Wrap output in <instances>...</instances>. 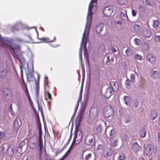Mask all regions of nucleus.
I'll list each match as a JSON object with an SVG mask.
<instances>
[{
    "label": "nucleus",
    "instance_id": "nucleus-4",
    "mask_svg": "<svg viewBox=\"0 0 160 160\" xmlns=\"http://www.w3.org/2000/svg\"><path fill=\"white\" fill-rule=\"evenodd\" d=\"M154 148V146L151 144H148L144 150V152L146 155L151 154L152 153V150Z\"/></svg>",
    "mask_w": 160,
    "mask_h": 160
},
{
    "label": "nucleus",
    "instance_id": "nucleus-19",
    "mask_svg": "<svg viewBox=\"0 0 160 160\" xmlns=\"http://www.w3.org/2000/svg\"><path fill=\"white\" fill-rule=\"evenodd\" d=\"M144 35L147 38H150L151 35V31L149 30H146L144 31Z\"/></svg>",
    "mask_w": 160,
    "mask_h": 160
},
{
    "label": "nucleus",
    "instance_id": "nucleus-45",
    "mask_svg": "<svg viewBox=\"0 0 160 160\" xmlns=\"http://www.w3.org/2000/svg\"><path fill=\"white\" fill-rule=\"evenodd\" d=\"M36 86H39V79L35 81Z\"/></svg>",
    "mask_w": 160,
    "mask_h": 160
},
{
    "label": "nucleus",
    "instance_id": "nucleus-13",
    "mask_svg": "<svg viewBox=\"0 0 160 160\" xmlns=\"http://www.w3.org/2000/svg\"><path fill=\"white\" fill-rule=\"evenodd\" d=\"M132 149L135 152H138L140 149V147L137 142H134L132 146Z\"/></svg>",
    "mask_w": 160,
    "mask_h": 160
},
{
    "label": "nucleus",
    "instance_id": "nucleus-14",
    "mask_svg": "<svg viewBox=\"0 0 160 160\" xmlns=\"http://www.w3.org/2000/svg\"><path fill=\"white\" fill-rule=\"evenodd\" d=\"M72 148V145L71 144L69 147L68 150L66 152V153L64 154L62 156V157L61 158L60 160H64L65 159L66 157H67L68 154L70 152L71 149Z\"/></svg>",
    "mask_w": 160,
    "mask_h": 160
},
{
    "label": "nucleus",
    "instance_id": "nucleus-16",
    "mask_svg": "<svg viewBox=\"0 0 160 160\" xmlns=\"http://www.w3.org/2000/svg\"><path fill=\"white\" fill-rule=\"evenodd\" d=\"M95 140H93V138H90L86 142V143L88 146H93L95 145Z\"/></svg>",
    "mask_w": 160,
    "mask_h": 160
},
{
    "label": "nucleus",
    "instance_id": "nucleus-22",
    "mask_svg": "<svg viewBox=\"0 0 160 160\" xmlns=\"http://www.w3.org/2000/svg\"><path fill=\"white\" fill-rule=\"evenodd\" d=\"M131 82L128 79H127L125 82V84L127 88H129L131 87Z\"/></svg>",
    "mask_w": 160,
    "mask_h": 160
},
{
    "label": "nucleus",
    "instance_id": "nucleus-17",
    "mask_svg": "<svg viewBox=\"0 0 160 160\" xmlns=\"http://www.w3.org/2000/svg\"><path fill=\"white\" fill-rule=\"evenodd\" d=\"M159 22L158 20H153L152 22V26L156 29H158L159 27Z\"/></svg>",
    "mask_w": 160,
    "mask_h": 160
},
{
    "label": "nucleus",
    "instance_id": "nucleus-35",
    "mask_svg": "<svg viewBox=\"0 0 160 160\" xmlns=\"http://www.w3.org/2000/svg\"><path fill=\"white\" fill-rule=\"evenodd\" d=\"M44 93H45V94L46 93H47L48 97L49 99H50V100L52 99L51 95V94L48 91H47V90H46L45 91Z\"/></svg>",
    "mask_w": 160,
    "mask_h": 160
},
{
    "label": "nucleus",
    "instance_id": "nucleus-9",
    "mask_svg": "<svg viewBox=\"0 0 160 160\" xmlns=\"http://www.w3.org/2000/svg\"><path fill=\"white\" fill-rule=\"evenodd\" d=\"M41 40V42L47 43L51 42H54L55 40V37H53V38L51 39L50 38H42L39 39Z\"/></svg>",
    "mask_w": 160,
    "mask_h": 160
},
{
    "label": "nucleus",
    "instance_id": "nucleus-11",
    "mask_svg": "<svg viewBox=\"0 0 160 160\" xmlns=\"http://www.w3.org/2000/svg\"><path fill=\"white\" fill-rule=\"evenodd\" d=\"M3 94L5 97H6L10 94L12 95V92L9 88H5L3 90Z\"/></svg>",
    "mask_w": 160,
    "mask_h": 160
},
{
    "label": "nucleus",
    "instance_id": "nucleus-3",
    "mask_svg": "<svg viewBox=\"0 0 160 160\" xmlns=\"http://www.w3.org/2000/svg\"><path fill=\"white\" fill-rule=\"evenodd\" d=\"M15 150V147L14 145L9 146L7 151V153L9 157L12 156L14 154Z\"/></svg>",
    "mask_w": 160,
    "mask_h": 160
},
{
    "label": "nucleus",
    "instance_id": "nucleus-30",
    "mask_svg": "<svg viewBox=\"0 0 160 160\" xmlns=\"http://www.w3.org/2000/svg\"><path fill=\"white\" fill-rule=\"evenodd\" d=\"M131 80L132 82H135V75L134 74H132L130 75Z\"/></svg>",
    "mask_w": 160,
    "mask_h": 160
},
{
    "label": "nucleus",
    "instance_id": "nucleus-21",
    "mask_svg": "<svg viewBox=\"0 0 160 160\" xmlns=\"http://www.w3.org/2000/svg\"><path fill=\"white\" fill-rule=\"evenodd\" d=\"M124 101L125 103L127 105L130 104V99L129 97L125 96L124 98Z\"/></svg>",
    "mask_w": 160,
    "mask_h": 160
},
{
    "label": "nucleus",
    "instance_id": "nucleus-25",
    "mask_svg": "<svg viewBox=\"0 0 160 160\" xmlns=\"http://www.w3.org/2000/svg\"><path fill=\"white\" fill-rule=\"evenodd\" d=\"M109 135V137L110 138H112L115 136L114 132L113 131V129L110 131Z\"/></svg>",
    "mask_w": 160,
    "mask_h": 160
},
{
    "label": "nucleus",
    "instance_id": "nucleus-20",
    "mask_svg": "<svg viewBox=\"0 0 160 160\" xmlns=\"http://www.w3.org/2000/svg\"><path fill=\"white\" fill-rule=\"evenodd\" d=\"M146 130L143 128L141 131L140 132V136L141 138H143L145 137L146 135Z\"/></svg>",
    "mask_w": 160,
    "mask_h": 160
},
{
    "label": "nucleus",
    "instance_id": "nucleus-31",
    "mask_svg": "<svg viewBox=\"0 0 160 160\" xmlns=\"http://www.w3.org/2000/svg\"><path fill=\"white\" fill-rule=\"evenodd\" d=\"M125 158V156L123 154L119 155L118 158V160H124Z\"/></svg>",
    "mask_w": 160,
    "mask_h": 160
},
{
    "label": "nucleus",
    "instance_id": "nucleus-39",
    "mask_svg": "<svg viewBox=\"0 0 160 160\" xmlns=\"http://www.w3.org/2000/svg\"><path fill=\"white\" fill-rule=\"evenodd\" d=\"M103 147L104 146L103 145L99 144L97 148V150H99L100 149H103Z\"/></svg>",
    "mask_w": 160,
    "mask_h": 160
},
{
    "label": "nucleus",
    "instance_id": "nucleus-54",
    "mask_svg": "<svg viewBox=\"0 0 160 160\" xmlns=\"http://www.w3.org/2000/svg\"><path fill=\"white\" fill-rule=\"evenodd\" d=\"M81 139H80L79 140H78V142L76 143V144H78L81 142Z\"/></svg>",
    "mask_w": 160,
    "mask_h": 160
},
{
    "label": "nucleus",
    "instance_id": "nucleus-62",
    "mask_svg": "<svg viewBox=\"0 0 160 160\" xmlns=\"http://www.w3.org/2000/svg\"><path fill=\"white\" fill-rule=\"evenodd\" d=\"M11 109L12 110V105H11Z\"/></svg>",
    "mask_w": 160,
    "mask_h": 160
},
{
    "label": "nucleus",
    "instance_id": "nucleus-36",
    "mask_svg": "<svg viewBox=\"0 0 160 160\" xmlns=\"http://www.w3.org/2000/svg\"><path fill=\"white\" fill-rule=\"evenodd\" d=\"M92 156V154L90 153L88 154V155L86 156L85 157V160H89L91 158Z\"/></svg>",
    "mask_w": 160,
    "mask_h": 160
},
{
    "label": "nucleus",
    "instance_id": "nucleus-46",
    "mask_svg": "<svg viewBox=\"0 0 160 160\" xmlns=\"http://www.w3.org/2000/svg\"><path fill=\"white\" fill-rule=\"evenodd\" d=\"M36 91L38 92L39 91V86H36Z\"/></svg>",
    "mask_w": 160,
    "mask_h": 160
},
{
    "label": "nucleus",
    "instance_id": "nucleus-24",
    "mask_svg": "<svg viewBox=\"0 0 160 160\" xmlns=\"http://www.w3.org/2000/svg\"><path fill=\"white\" fill-rule=\"evenodd\" d=\"M86 29L84 30V32L83 34V36L82 38V44L83 45V42L86 40L87 38V36L86 33Z\"/></svg>",
    "mask_w": 160,
    "mask_h": 160
},
{
    "label": "nucleus",
    "instance_id": "nucleus-43",
    "mask_svg": "<svg viewBox=\"0 0 160 160\" xmlns=\"http://www.w3.org/2000/svg\"><path fill=\"white\" fill-rule=\"evenodd\" d=\"M68 146V145L66 143H65L63 146V147L62 148V151H63V149H64L66 148L67 147V146Z\"/></svg>",
    "mask_w": 160,
    "mask_h": 160
},
{
    "label": "nucleus",
    "instance_id": "nucleus-6",
    "mask_svg": "<svg viewBox=\"0 0 160 160\" xmlns=\"http://www.w3.org/2000/svg\"><path fill=\"white\" fill-rule=\"evenodd\" d=\"M113 93V90L111 88H108L106 90L104 94V97L107 99H108Z\"/></svg>",
    "mask_w": 160,
    "mask_h": 160
},
{
    "label": "nucleus",
    "instance_id": "nucleus-50",
    "mask_svg": "<svg viewBox=\"0 0 160 160\" xmlns=\"http://www.w3.org/2000/svg\"><path fill=\"white\" fill-rule=\"evenodd\" d=\"M39 134H42V130L40 128H39Z\"/></svg>",
    "mask_w": 160,
    "mask_h": 160
},
{
    "label": "nucleus",
    "instance_id": "nucleus-18",
    "mask_svg": "<svg viewBox=\"0 0 160 160\" xmlns=\"http://www.w3.org/2000/svg\"><path fill=\"white\" fill-rule=\"evenodd\" d=\"M157 116V113L156 111L153 110L151 112L150 117L152 120H153L155 119Z\"/></svg>",
    "mask_w": 160,
    "mask_h": 160
},
{
    "label": "nucleus",
    "instance_id": "nucleus-42",
    "mask_svg": "<svg viewBox=\"0 0 160 160\" xmlns=\"http://www.w3.org/2000/svg\"><path fill=\"white\" fill-rule=\"evenodd\" d=\"M39 146L41 148L43 147V142L42 140H39Z\"/></svg>",
    "mask_w": 160,
    "mask_h": 160
},
{
    "label": "nucleus",
    "instance_id": "nucleus-48",
    "mask_svg": "<svg viewBox=\"0 0 160 160\" xmlns=\"http://www.w3.org/2000/svg\"><path fill=\"white\" fill-rule=\"evenodd\" d=\"M39 140H42V134H39Z\"/></svg>",
    "mask_w": 160,
    "mask_h": 160
},
{
    "label": "nucleus",
    "instance_id": "nucleus-61",
    "mask_svg": "<svg viewBox=\"0 0 160 160\" xmlns=\"http://www.w3.org/2000/svg\"><path fill=\"white\" fill-rule=\"evenodd\" d=\"M69 143V141H67V142L66 143L68 145V144Z\"/></svg>",
    "mask_w": 160,
    "mask_h": 160
},
{
    "label": "nucleus",
    "instance_id": "nucleus-33",
    "mask_svg": "<svg viewBox=\"0 0 160 160\" xmlns=\"http://www.w3.org/2000/svg\"><path fill=\"white\" fill-rule=\"evenodd\" d=\"M134 41L135 44L136 45H139L141 43V41L139 39H138L137 38H135L134 40Z\"/></svg>",
    "mask_w": 160,
    "mask_h": 160
},
{
    "label": "nucleus",
    "instance_id": "nucleus-15",
    "mask_svg": "<svg viewBox=\"0 0 160 160\" xmlns=\"http://www.w3.org/2000/svg\"><path fill=\"white\" fill-rule=\"evenodd\" d=\"M97 0H91L89 5L88 9V13L91 14L92 9L93 7L94 6L93 5H92V4L94 3H97Z\"/></svg>",
    "mask_w": 160,
    "mask_h": 160
},
{
    "label": "nucleus",
    "instance_id": "nucleus-37",
    "mask_svg": "<svg viewBox=\"0 0 160 160\" xmlns=\"http://www.w3.org/2000/svg\"><path fill=\"white\" fill-rule=\"evenodd\" d=\"M155 41L157 42H160V36L155 35Z\"/></svg>",
    "mask_w": 160,
    "mask_h": 160
},
{
    "label": "nucleus",
    "instance_id": "nucleus-51",
    "mask_svg": "<svg viewBox=\"0 0 160 160\" xmlns=\"http://www.w3.org/2000/svg\"><path fill=\"white\" fill-rule=\"evenodd\" d=\"M158 138L159 140L160 139V132H158Z\"/></svg>",
    "mask_w": 160,
    "mask_h": 160
},
{
    "label": "nucleus",
    "instance_id": "nucleus-12",
    "mask_svg": "<svg viewBox=\"0 0 160 160\" xmlns=\"http://www.w3.org/2000/svg\"><path fill=\"white\" fill-rule=\"evenodd\" d=\"M104 26V24L101 23L97 25L96 28V31L97 33H100Z\"/></svg>",
    "mask_w": 160,
    "mask_h": 160
},
{
    "label": "nucleus",
    "instance_id": "nucleus-2",
    "mask_svg": "<svg viewBox=\"0 0 160 160\" xmlns=\"http://www.w3.org/2000/svg\"><path fill=\"white\" fill-rule=\"evenodd\" d=\"M102 153L104 157H109L113 154V150L111 148L106 147L104 148Z\"/></svg>",
    "mask_w": 160,
    "mask_h": 160
},
{
    "label": "nucleus",
    "instance_id": "nucleus-26",
    "mask_svg": "<svg viewBox=\"0 0 160 160\" xmlns=\"http://www.w3.org/2000/svg\"><path fill=\"white\" fill-rule=\"evenodd\" d=\"M6 147L4 146V145H2L0 147V152L2 154L4 153L6 149Z\"/></svg>",
    "mask_w": 160,
    "mask_h": 160
},
{
    "label": "nucleus",
    "instance_id": "nucleus-49",
    "mask_svg": "<svg viewBox=\"0 0 160 160\" xmlns=\"http://www.w3.org/2000/svg\"><path fill=\"white\" fill-rule=\"evenodd\" d=\"M27 95H28V99L30 101L31 100V98H30V96L29 95V93H28V94H27Z\"/></svg>",
    "mask_w": 160,
    "mask_h": 160
},
{
    "label": "nucleus",
    "instance_id": "nucleus-8",
    "mask_svg": "<svg viewBox=\"0 0 160 160\" xmlns=\"http://www.w3.org/2000/svg\"><path fill=\"white\" fill-rule=\"evenodd\" d=\"M7 75V70L5 68H0V79H3Z\"/></svg>",
    "mask_w": 160,
    "mask_h": 160
},
{
    "label": "nucleus",
    "instance_id": "nucleus-47",
    "mask_svg": "<svg viewBox=\"0 0 160 160\" xmlns=\"http://www.w3.org/2000/svg\"><path fill=\"white\" fill-rule=\"evenodd\" d=\"M76 138H74V139L73 140V142L71 144L72 145V146H73L74 143L76 142Z\"/></svg>",
    "mask_w": 160,
    "mask_h": 160
},
{
    "label": "nucleus",
    "instance_id": "nucleus-56",
    "mask_svg": "<svg viewBox=\"0 0 160 160\" xmlns=\"http://www.w3.org/2000/svg\"><path fill=\"white\" fill-rule=\"evenodd\" d=\"M71 135L70 136V138H69V139L68 140V141H69V142H70V139H71Z\"/></svg>",
    "mask_w": 160,
    "mask_h": 160
},
{
    "label": "nucleus",
    "instance_id": "nucleus-1",
    "mask_svg": "<svg viewBox=\"0 0 160 160\" xmlns=\"http://www.w3.org/2000/svg\"><path fill=\"white\" fill-rule=\"evenodd\" d=\"M103 115L106 118H108L113 114V110L111 105L106 106L103 110Z\"/></svg>",
    "mask_w": 160,
    "mask_h": 160
},
{
    "label": "nucleus",
    "instance_id": "nucleus-7",
    "mask_svg": "<svg viewBox=\"0 0 160 160\" xmlns=\"http://www.w3.org/2000/svg\"><path fill=\"white\" fill-rule=\"evenodd\" d=\"M146 58L151 63H153L156 61V57L152 53L148 54L146 57Z\"/></svg>",
    "mask_w": 160,
    "mask_h": 160
},
{
    "label": "nucleus",
    "instance_id": "nucleus-38",
    "mask_svg": "<svg viewBox=\"0 0 160 160\" xmlns=\"http://www.w3.org/2000/svg\"><path fill=\"white\" fill-rule=\"evenodd\" d=\"M116 83L117 82L115 81H112L110 82V84L111 86L113 88L116 86Z\"/></svg>",
    "mask_w": 160,
    "mask_h": 160
},
{
    "label": "nucleus",
    "instance_id": "nucleus-60",
    "mask_svg": "<svg viewBox=\"0 0 160 160\" xmlns=\"http://www.w3.org/2000/svg\"><path fill=\"white\" fill-rule=\"evenodd\" d=\"M140 160H145L144 158H142L140 159Z\"/></svg>",
    "mask_w": 160,
    "mask_h": 160
},
{
    "label": "nucleus",
    "instance_id": "nucleus-52",
    "mask_svg": "<svg viewBox=\"0 0 160 160\" xmlns=\"http://www.w3.org/2000/svg\"><path fill=\"white\" fill-rule=\"evenodd\" d=\"M9 47L12 50L13 52L14 53V49L11 46H9Z\"/></svg>",
    "mask_w": 160,
    "mask_h": 160
},
{
    "label": "nucleus",
    "instance_id": "nucleus-10",
    "mask_svg": "<svg viewBox=\"0 0 160 160\" xmlns=\"http://www.w3.org/2000/svg\"><path fill=\"white\" fill-rule=\"evenodd\" d=\"M90 112L92 114L94 117H97L99 114V109L97 107L93 108L92 107L90 110Z\"/></svg>",
    "mask_w": 160,
    "mask_h": 160
},
{
    "label": "nucleus",
    "instance_id": "nucleus-64",
    "mask_svg": "<svg viewBox=\"0 0 160 160\" xmlns=\"http://www.w3.org/2000/svg\"><path fill=\"white\" fill-rule=\"evenodd\" d=\"M48 102L49 104L50 103V102Z\"/></svg>",
    "mask_w": 160,
    "mask_h": 160
},
{
    "label": "nucleus",
    "instance_id": "nucleus-55",
    "mask_svg": "<svg viewBox=\"0 0 160 160\" xmlns=\"http://www.w3.org/2000/svg\"><path fill=\"white\" fill-rule=\"evenodd\" d=\"M82 46H81V47L80 48V52L81 53V52H82Z\"/></svg>",
    "mask_w": 160,
    "mask_h": 160
},
{
    "label": "nucleus",
    "instance_id": "nucleus-41",
    "mask_svg": "<svg viewBox=\"0 0 160 160\" xmlns=\"http://www.w3.org/2000/svg\"><path fill=\"white\" fill-rule=\"evenodd\" d=\"M132 13L133 16L135 17L136 15L137 12L134 9L132 10Z\"/></svg>",
    "mask_w": 160,
    "mask_h": 160
},
{
    "label": "nucleus",
    "instance_id": "nucleus-23",
    "mask_svg": "<svg viewBox=\"0 0 160 160\" xmlns=\"http://www.w3.org/2000/svg\"><path fill=\"white\" fill-rule=\"evenodd\" d=\"M126 53L127 56L131 57L132 55V51L130 49H127L126 51Z\"/></svg>",
    "mask_w": 160,
    "mask_h": 160
},
{
    "label": "nucleus",
    "instance_id": "nucleus-29",
    "mask_svg": "<svg viewBox=\"0 0 160 160\" xmlns=\"http://www.w3.org/2000/svg\"><path fill=\"white\" fill-rule=\"evenodd\" d=\"M128 0H118V3L120 5L125 4L128 2Z\"/></svg>",
    "mask_w": 160,
    "mask_h": 160
},
{
    "label": "nucleus",
    "instance_id": "nucleus-59",
    "mask_svg": "<svg viewBox=\"0 0 160 160\" xmlns=\"http://www.w3.org/2000/svg\"><path fill=\"white\" fill-rule=\"evenodd\" d=\"M46 86H47L48 87H49V86H48V82H47L46 83Z\"/></svg>",
    "mask_w": 160,
    "mask_h": 160
},
{
    "label": "nucleus",
    "instance_id": "nucleus-34",
    "mask_svg": "<svg viewBox=\"0 0 160 160\" xmlns=\"http://www.w3.org/2000/svg\"><path fill=\"white\" fill-rule=\"evenodd\" d=\"M135 58L136 59L138 60H141L142 59V56L138 55V54H136L135 55Z\"/></svg>",
    "mask_w": 160,
    "mask_h": 160
},
{
    "label": "nucleus",
    "instance_id": "nucleus-63",
    "mask_svg": "<svg viewBox=\"0 0 160 160\" xmlns=\"http://www.w3.org/2000/svg\"><path fill=\"white\" fill-rule=\"evenodd\" d=\"M77 106H76L75 107V108H76L77 107H78V104L77 105Z\"/></svg>",
    "mask_w": 160,
    "mask_h": 160
},
{
    "label": "nucleus",
    "instance_id": "nucleus-57",
    "mask_svg": "<svg viewBox=\"0 0 160 160\" xmlns=\"http://www.w3.org/2000/svg\"><path fill=\"white\" fill-rule=\"evenodd\" d=\"M86 43H87V41H85V49H86Z\"/></svg>",
    "mask_w": 160,
    "mask_h": 160
},
{
    "label": "nucleus",
    "instance_id": "nucleus-32",
    "mask_svg": "<svg viewBox=\"0 0 160 160\" xmlns=\"http://www.w3.org/2000/svg\"><path fill=\"white\" fill-rule=\"evenodd\" d=\"M140 28V25L135 24L134 26V30L135 31H138Z\"/></svg>",
    "mask_w": 160,
    "mask_h": 160
},
{
    "label": "nucleus",
    "instance_id": "nucleus-28",
    "mask_svg": "<svg viewBox=\"0 0 160 160\" xmlns=\"http://www.w3.org/2000/svg\"><path fill=\"white\" fill-rule=\"evenodd\" d=\"M13 125L15 128H17L19 127V122L18 120H15L13 122Z\"/></svg>",
    "mask_w": 160,
    "mask_h": 160
},
{
    "label": "nucleus",
    "instance_id": "nucleus-44",
    "mask_svg": "<svg viewBox=\"0 0 160 160\" xmlns=\"http://www.w3.org/2000/svg\"><path fill=\"white\" fill-rule=\"evenodd\" d=\"M81 94H82V93H81V94L80 95H79V98L78 100V106L79 102V100H81V98H82Z\"/></svg>",
    "mask_w": 160,
    "mask_h": 160
},
{
    "label": "nucleus",
    "instance_id": "nucleus-53",
    "mask_svg": "<svg viewBox=\"0 0 160 160\" xmlns=\"http://www.w3.org/2000/svg\"><path fill=\"white\" fill-rule=\"evenodd\" d=\"M26 91L27 92V94H28V93H29V92H28V89L27 86L26 85Z\"/></svg>",
    "mask_w": 160,
    "mask_h": 160
},
{
    "label": "nucleus",
    "instance_id": "nucleus-40",
    "mask_svg": "<svg viewBox=\"0 0 160 160\" xmlns=\"http://www.w3.org/2000/svg\"><path fill=\"white\" fill-rule=\"evenodd\" d=\"M145 2L148 5L150 6L152 5L151 2L149 0H145Z\"/></svg>",
    "mask_w": 160,
    "mask_h": 160
},
{
    "label": "nucleus",
    "instance_id": "nucleus-58",
    "mask_svg": "<svg viewBox=\"0 0 160 160\" xmlns=\"http://www.w3.org/2000/svg\"><path fill=\"white\" fill-rule=\"evenodd\" d=\"M156 72V71H152V73L153 74H154Z\"/></svg>",
    "mask_w": 160,
    "mask_h": 160
},
{
    "label": "nucleus",
    "instance_id": "nucleus-5",
    "mask_svg": "<svg viewBox=\"0 0 160 160\" xmlns=\"http://www.w3.org/2000/svg\"><path fill=\"white\" fill-rule=\"evenodd\" d=\"M112 12V8L109 7H105L103 11L104 15L106 17H109L111 16Z\"/></svg>",
    "mask_w": 160,
    "mask_h": 160
},
{
    "label": "nucleus",
    "instance_id": "nucleus-27",
    "mask_svg": "<svg viewBox=\"0 0 160 160\" xmlns=\"http://www.w3.org/2000/svg\"><path fill=\"white\" fill-rule=\"evenodd\" d=\"M25 142L24 141H22L20 143L19 146H18V148H19L21 149L22 150V147L25 145Z\"/></svg>",
    "mask_w": 160,
    "mask_h": 160
}]
</instances>
